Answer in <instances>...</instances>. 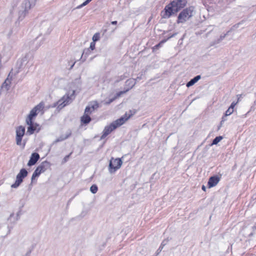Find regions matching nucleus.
<instances>
[{"instance_id": "nucleus-1", "label": "nucleus", "mask_w": 256, "mask_h": 256, "mask_svg": "<svg viewBox=\"0 0 256 256\" xmlns=\"http://www.w3.org/2000/svg\"><path fill=\"white\" fill-rule=\"evenodd\" d=\"M66 94L57 102L58 108L60 109L72 102L75 97V92H79L80 90V84L76 82H70L66 86Z\"/></svg>"}, {"instance_id": "nucleus-2", "label": "nucleus", "mask_w": 256, "mask_h": 256, "mask_svg": "<svg viewBox=\"0 0 256 256\" xmlns=\"http://www.w3.org/2000/svg\"><path fill=\"white\" fill-rule=\"evenodd\" d=\"M34 5L30 0H25L19 8L18 20L21 21L26 16L29 10Z\"/></svg>"}, {"instance_id": "nucleus-3", "label": "nucleus", "mask_w": 256, "mask_h": 256, "mask_svg": "<svg viewBox=\"0 0 256 256\" xmlns=\"http://www.w3.org/2000/svg\"><path fill=\"white\" fill-rule=\"evenodd\" d=\"M124 124V120L122 118H118L112 122L110 125L106 126L104 128L102 134L100 138H105L108 134L116 130L117 128L121 126Z\"/></svg>"}, {"instance_id": "nucleus-4", "label": "nucleus", "mask_w": 256, "mask_h": 256, "mask_svg": "<svg viewBox=\"0 0 256 256\" xmlns=\"http://www.w3.org/2000/svg\"><path fill=\"white\" fill-rule=\"evenodd\" d=\"M175 12H176V2L174 0L166 6L164 10L161 12V16L164 18H168Z\"/></svg>"}, {"instance_id": "nucleus-5", "label": "nucleus", "mask_w": 256, "mask_h": 256, "mask_svg": "<svg viewBox=\"0 0 256 256\" xmlns=\"http://www.w3.org/2000/svg\"><path fill=\"white\" fill-rule=\"evenodd\" d=\"M122 164V161L120 158H112L109 162L108 170L110 174L115 172L118 170L120 169Z\"/></svg>"}, {"instance_id": "nucleus-6", "label": "nucleus", "mask_w": 256, "mask_h": 256, "mask_svg": "<svg viewBox=\"0 0 256 256\" xmlns=\"http://www.w3.org/2000/svg\"><path fill=\"white\" fill-rule=\"evenodd\" d=\"M193 11V8L184 10L178 15V22H184L188 20L192 16Z\"/></svg>"}, {"instance_id": "nucleus-7", "label": "nucleus", "mask_w": 256, "mask_h": 256, "mask_svg": "<svg viewBox=\"0 0 256 256\" xmlns=\"http://www.w3.org/2000/svg\"><path fill=\"white\" fill-rule=\"evenodd\" d=\"M44 104L42 102H40L35 107H34L30 112L29 114L26 118V120H28L30 122V120H34L37 114L41 111H42L44 108Z\"/></svg>"}, {"instance_id": "nucleus-8", "label": "nucleus", "mask_w": 256, "mask_h": 256, "mask_svg": "<svg viewBox=\"0 0 256 256\" xmlns=\"http://www.w3.org/2000/svg\"><path fill=\"white\" fill-rule=\"evenodd\" d=\"M16 142L18 146L22 145V138L25 134V128L22 126L16 128Z\"/></svg>"}, {"instance_id": "nucleus-9", "label": "nucleus", "mask_w": 256, "mask_h": 256, "mask_svg": "<svg viewBox=\"0 0 256 256\" xmlns=\"http://www.w3.org/2000/svg\"><path fill=\"white\" fill-rule=\"evenodd\" d=\"M26 124L28 126L27 128V134L30 135L33 134L38 126L36 123H34L32 120H30V121L26 119Z\"/></svg>"}, {"instance_id": "nucleus-10", "label": "nucleus", "mask_w": 256, "mask_h": 256, "mask_svg": "<svg viewBox=\"0 0 256 256\" xmlns=\"http://www.w3.org/2000/svg\"><path fill=\"white\" fill-rule=\"evenodd\" d=\"M99 107L98 104L96 102H92L88 106L85 110L86 113L91 114L94 110Z\"/></svg>"}, {"instance_id": "nucleus-11", "label": "nucleus", "mask_w": 256, "mask_h": 256, "mask_svg": "<svg viewBox=\"0 0 256 256\" xmlns=\"http://www.w3.org/2000/svg\"><path fill=\"white\" fill-rule=\"evenodd\" d=\"M40 158L39 154L37 153H33L30 157L28 164V166H32Z\"/></svg>"}, {"instance_id": "nucleus-12", "label": "nucleus", "mask_w": 256, "mask_h": 256, "mask_svg": "<svg viewBox=\"0 0 256 256\" xmlns=\"http://www.w3.org/2000/svg\"><path fill=\"white\" fill-rule=\"evenodd\" d=\"M220 181L218 177H210L208 182V186L209 188L214 186Z\"/></svg>"}, {"instance_id": "nucleus-13", "label": "nucleus", "mask_w": 256, "mask_h": 256, "mask_svg": "<svg viewBox=\"0 0 256 256\" xmlns=\"http://www.w3.org/2000/svg\"><path fill=\"white\" fill-rule=\"evenodd\" d=\"M136 113L135 110H130L128 112H126L124 115L121 117L120 118H122L124 120V124L132 116L134 115Z\"/></svg>"}, {"instance_id": "nucleus-14", "label": "nucleus", "mask_w": 256, "mask_h": 256, "mask_svg": "<svg viewBox=\"0 0 256 256\" xmlns=\"http://www.w3.org/2000/svg\"><path fill=\"white\" fill-rule=\"evenodd\" d=\"M90 113H86V110L84 111V114L81 118V122L83 124H88L91 120V118L90 116Z\"/></svg>"}, {"instance_id": "nucleus-15", "label": "nucleus", "mask_w": 256, "mask_h": 256, "mask_svg": "<svg viewBox=\"0 0 256 256\" xmlns=\"http://www.w3.org/2000/svg\"><path fill=\"white\" fill-rule=\"evenodd\" d=\"M45 170L44 166L43 165H40L35 170L32 176H38Z\"/></svg>"}, {"instance_id": "nucleus-16", "label": "nucleus", "mask_w": 256, "mask_h": 256, "mask_svg": "<svg viewBox=\"0 0 256 256\" xmlns=\"http://www.w3.org/2000/svg\"><path fill=\"white\" fill-rule=\"evenodd\" d=\"M24 178V177H16V180L15 182L12 184L11 187L14 188H17L22 182Z\"/></svg>"}, {"instance_id": "nucleus-17", "label": "nucleus", "mask_w": 256, "mask_h": 256, "mask_svg": "<svg viewBox=\"0 0 256 256\" xmlns=\"http://www.w3.org/2000/svg\"><path fill=\"white\" fill-rule=\"evenodd\" d=\"M200 76L198 75L194 77V78L192 79L189 82H188L186 84L187 87H190L193 86L194 84H196L200 79Z\"/></svg>"}, {"instance_id": "nucleus-18", "label": "nucleus", "mask_w": 256, "mask_h": 256, "mask_svg": "<svg viewBox=\"0 0 256 256\" xmlns=\"http://www.w3.org/2000/svg\"><path fill=\"white\" fill-rule=\"evenodd\" d=\"M70 135V132H68L64 136H62L60 138H56L55 141L54 142V143H56L61 141H62L68 138Z\"/></svg>"}, {"instance_id": "nucleus-19", "label": "nucleus", "mask_w": 256, "mask_h": 256, "mask_svg": "<svg viewBox=\"0 0 256 256\" xmlns=\"http://www.w3.org/2000/svg\"><path fill=\"white\" fill-rule=\"evenodd\" d=\"M18 214H17L16 216H15L14 214H10V217L8 218V220L14 222L18 220Z\"/></svg>"}, {"instance_id": "nucleus-20", "label": "nucleus", "mask_w": 256, "mask_h": 256, "mask_svg": "<svg viewBox=\"0 0 256 256\" xmlns=\"http://www.w3.org/2000/svg\"><path fill=\"white\" fill-rule=\"evenodd\" d=\"M186 4V2L185 0H180L177 1V10L178 8H181L184 7Z\"/></svg>"}, {"instance_id": "nucleus-21", "label": "nucleus", "mask_w": 256, "mask_h": 256, "mask_svg": "<svg viewBox=\"0 0 256 256\" xmlns=\"http://www.w3.org/2000/svg\"><path fill=\"white\" fill-rule=\"evenodd\" d=\"M98 190V188L96 184L92 185L90 188V191L93 194L96 193Z\"/></svg>"}, {"instance_id": "nucleus-22", "label": "nucleus", "mask_w": 256, "mask_h": 256, "mask_svg": "<svg viewBox=\"0 0 256 256\" xmlns=\"http://www.w3.org/2000/svg\"><path fill=\"white\" fill-rule=\"evenodd\" d=\"M136 82L132 79H129L126 82V85L130 86V88H132L134 86Z\"/></svg>"}, {"instance_id": "nucleus-23", "label": "nucleus", "mask_w": 256, "mask_h": 256, "mask_svg": "<svg viewBox=\"0 0 256 256\" xmlns=\"http://www.w3.org/2000/svg\"><path fill=\"white\" fill-rule=\"evenodd\" d=\"M222 137L221 136L216 137L212 141V144H218L222 140Z\"/></svg>"}, {"instance_id": "nucleus-24", "label": "nucleus", "mask_w": 256, "mask_h": 256, "mask_svg": "<svg viewBox=\"0 0 256 256\" xmlns=\"http://www.w3.org/2000/svg\"><path fill=\"white\" fill-rule=\"evenodd\" d=\"M28 172L26 170L23 168L20 170V172L17 175V176H26Z\"/></svg>"}, {"instance_id": "nucleus-25", "label": "nucleus", "mask_w": 256, "mask_h": 256, "mask_svg": "<svg viewBox=\"0 0 256 256\" xmlns=\"http://www.w3.org/2000/svg\"><path fill=\"white\" fill-rule=\"evenodd\" d=\"M100 34L96 33L92 36V42H96L98 41L100 39Z\"/></svg>"}, {"instance_id": "nucleus-26", "label": "nucleus", "mask_w": 256, "mask_h": 256, "mask_svg": "<svg viewBox=\"0 0 256 256\" xmlns=\"http://www.w3.org/2000/svg\"><path fill=\"white\" fill-rule=\"evenodd\" d=\"M166 42V40H162L159 44H158L156 45L154 48H153V50H156V49H158L160 47L162 44H164L165 42Z\"/></svg>"}, {"instance_id": "nucleus-27", "label": "nucleus", "mask_w": 256, "mask_h": 256, "mask_svg": "<svg viewBox=\"0 0 256 256\" xmlns=\"http://www.w3.org/2000/svg\"><path fill=\"white\" fill-rule=\"evenodd\" d=\"M90 2H91L90 0H86L82 4L77 6V8H82L83 6L87 5Z\"/></svg>"}, {"instance_id": "nucleus-28", "label": "nucleus", "mask_w": 256, "mask_h": 256, "mask_svg": "<svg viewBox=\"0 0 256 256\" xmlns=\"http://www.w3.org/2000/svg\"><path fill=\"white\" fill-rule=\"evenodd\" d=\"M234 112V110L230 108H228L226 112L225 116H228L232 114Z\"/></svg>"}, {"instance_id": "nucleus-29", "label": "nucleus", "mask_w": 256, "mask_h": 256, "mask_svg": "<svg viewBox=\"0 0 256 256\" xmlns=\"http://www.w3.org/2000/svg\"><path fill=\"white\" fill-rule=\"evenodd\" d=\"M163 248H164L162 246H160L159 247V248L158 249V250L156 252V256H157L161 252V251L162 250Z\"/></svg>"}, {"instance_id": "nucleus-30", "label": "nucleus", "mask_w": 256, "mask_h": 256, "mask_svg": "<svg viewBox=\"0 0 256 256\" xmlns=\"http://www.w3.org/2000/svg\"><path fill=\"white\" fill-rule=\"evenodd\" d=\"M33 250V248H30L28 252H26V253L24 255V256H30L31 253H32V252Z\"/></svg>"}, {"instance_id": "nucleus-31", "label": "nucleus", "mask_w": 256, "mask_h": 256, "mask_svg": "<svg viewBox=\"0 0 256 256\" xmlns=\"http://www.w3.org/2000/svg\"><path fill=\"white\" fill-rule=\"evenodd\" d=\"M129 89H128L126 90V91H121L120 92H119L118 93L116 94V96L117 97H119L122 94H124L125 92H128V90Z\"/></svg>"}, {"instance_id": "nucleus-32", "label": "nucleus", "mask_w": 256, "mask_h": 256, "mask_svg": "<svg viewBox=\"0 0 256 256\" xmlns=\"http://www.w3.org/2000/svg\"><path fill=\"white\" fill-rule=\"evenodd\" d=\"M95 42H92L90 43V48L92 50H94V48H95Z\"/></svg>"}, {"instance_id": "nucleus-33", "label": "nucleus", "mask_w": 256, "mask_h": 256, "mask_svg": "<svg viewBox=\"0 0 256 256\" xmlns=\"http://www.w3.org/2000/svg\"><path fill=\"white\" fill-rule=\"evenodd\" d=\"M168 240H164L162 242V244H161L160 246H162L164 248V246H166V245L167 244V243H168Z\"/></svg>"}, {"instance_id": "nucleus-34", "label": "nucleus", "mask_w": 256, "mask_h": 256, "mask_svg": "<svg viewBox=\"0 0 256 256\" xmlns=\"http://www.w3.org/2000/svg\"><path fill=\"white\" fill-rule=\"evenodd\" d=\"M124 76H122L120 78H118L116 80V82H120V80H123L124 79Z\"/></svg>"}, {"instance_id": "nucleus-35", "label": "nucleus", "mask_w": 256, "mask_h": 256, "mask_svg": "<svg viewBox=\"0 0 256 256\" xmlns=\"http://www.w3.org/2000/svg\"><path fill=\"white\" fill-rule=\"evenodd\" d=\"M237 102H232L230 105V106L229 107L231 108L232 109L234 110V107L236 104Z\"/></svg>"}, {"instance_id": "nucleus-36", "label": "nucleus", "mask_w": 256, "mask_h": 256, "mask_svg": "<svg viewBox=\"0 0 256 256\" xmlns=\"http://www.w3.org/2000/svg\"><path fill=\"white\" fill-rule=\"evenodd\" d=\"M111 24L114 25L116 24L117 21H112L111 22Z\"/></svg>"}, {"instance_id": "nucleus-37", "label": "nucleus", "mask_w": 256, "mask_h": 256, "mask_svg": "<svg viewBox=\"0 0 256 256\" xmlns=\"http://www.w3.org/2000/svg\"><path fill=\"white\" fill-rule=\"evenodd\" d=\"M37 177H32V180L33 181L34 180H36V178Z\"/></svg>"}, {"instance_id": "nucleus-38", "label": "nucleus", "mask_w": 256, "mask_h": 256, "mask_svg": "<svg viewBox=\"0 0 256 256\" xmlns=\"http://www.w3.org/2000/svg\"><path fill=\"white\" fill-rule=\"evenodd\" d=\"M202 190H204V191H205V190H206V187H205V186H202Z\"/></svg>"}, {"instance_id": "nucleus-39", "label": "nucleus", "mask_w": 256, "mask_h": 256, "mask_svg": "<svg viewBox=\"0 0 256 256\" xmlns=\"http://www.w3.org/2000/svg\"><path fill=\"white\" fill-rule=\"evenodd\" d=\"M174 34H172V35L170 36H169V37L168 38H171V37L173 36H174Z\"/></svg>"}, {"instance_id": "nucleus-40", "label": "nucleus", "mask_w": 256, "mask_h": 256, "mask_svg": "<svg viewBox=\"0 0 256 256\" xmlns=\"http://www.w3.org/2000/svg\"><path fill=\"white\" fill-rule=\"evenodd\" d=\"M70 202H71V199H70V200H68V204L69 203H70Z\"/></svg>"}, {"instance_id": "nucleus-41", "label": "nucleus", "mask_w": 256, "mask_h": 256, "mask_svg": "<svg viewBox=\"0 0 256 256\" xmlns=\"http://www.w3.org/2000/svg\"><path fill=\"white\" fill-rule=\"evenodd\" d=\"M224 37H225V35H224V36L222 38V39L224 38Z\"/></svg>"}, {"instance_id": "nucleus-42", "label": "nucleus", "mask_w": 256, "mask_h": 256, "mask_svg": "<svg viewBox=\"0 0 256 256\" xmlns=\"http://www.w3.org/2000/svg\"><path fill=\"white\" fill-rule=\"evenodd\" d=\"M6 82H7V80H6L5 81L4 84H6Z\"/></svg>"}, {"instance_id": "nucleus-43", "label": "nucleus", "mask_w": 256, "mask_h": 256, "mask_svg": "<svg viewBox=\"0 0 256 256\" xmlns=\"http://www.w3.org/2000/svg\"><path fill=\"white\" fill-rule=\"evenodd\" d=\"M24 144H22L23 147H24Z\"/></svg>"}, {"instance_id": "nucleus-44", "label": "nucleus", "mask_w": 256, "mask_h": 256, "mask_svg": "<svg viewBox=\"0 0 256 256\" xmlns=\"http://www.w3.org/2000/svg\"><path fill=\"white\" fill-rule=\"evenodd\" d=\"M90 1H92V0H90Z\"/></svg>"}]
</instances>
